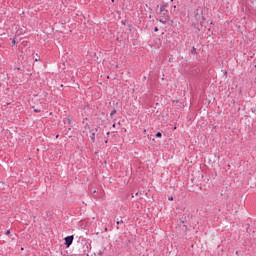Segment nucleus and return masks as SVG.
Listing matches in <instances>:
<instances>
[{
  "label": "nucleus",
  "instance_id": "1",
  "mask_svg": "<svg viewBox=\"0 0 256 256\" xmlns=\"http://www.w3.org/2000/svg\"><path fill=\"white\" fill-rule=\"evenodd\" d=\"M71 243H73V236H67L65 238V245H67V247H71Z\"/></svg>",
  "mask_w": 256,
  "mask_h": 256
},
{
  "label": "nucleus",
  "instance_id": "2",
  "mask_svg": "<svg viewBox=\"0 0 256 256\" xmlns=\"http://www.w3.org/2000/svg\"><path fill=\"white\" fill-rule=\"evenodd\" d=\"M156 137L161 138V137H163V134H161V132H157V133H156Z\"/></svg>",
  "mask_w": 256,
  "mask_h": 256
},
{
  "label": "nucleus",
  "instance_id": "3",
  "mask_svg": "<svg viewBox=\"0 0 256 256\" xmlns=\"http://www.w3.org/2000/svg\"><path fill=\"white\" fill-rule=\"evenodd\" d=\"M91 140L95 143V133H92Z\"/></svg>",
  "mask_w": 256,
  "mask_h": 256
},
{
  "label": "nucleus",
  "instance_id": "4",
  "mask_svg": "<svg viewBox=\"0 0 256 256\" xmlns=\"http://www.w3.org/2000/svg\"><path fill=\"white\" fill-rule=\"evenodd\" d=\"M116 113H117V110H113V111L110 113L111 117H113V115H115Z\"/></svg>",
  "mask_w": 256,
  "mask_h": 256
},
{
  "label": "nucleus",
  "instance_id": "5",
  "mask_svg": "<svg viewBox=\"0 0 256 256\" xmlns=\"http://www.w3.org/2000/svg\"><path fill=\"white\" fill-rule=\"evenodd\" d=\"M160 11L163 13V11H165V7L161 6Z\"/></svg>",
  "mask_w": 256,
  "mask_h": 256
},
{
  "label": "nucleus",
  "instance_id": "6",
  "mask_svg": "<svg viewBox=\"0 0 256 256\" xmlns=\"http://www.w3.org/2000/svg\"><path fill=\"white\" fill-rule=\"evenodd\" d=\"M6 235H11V231H10V230H7V231H6Z\"/></svg>",
  "mask_w": 256,
  "mask_h": 256
},
{
  "label": "nucleus",
  "instance_id": "7",
  "mask_svg": "<svg viewBox=\"0 0 256 256\" xmlns=\"http://www.w3.org/2000/svg\"><path fill=\"white\" fill-rule=\"evenodd\" d=\"M154 31H155V33H157V31H159V28L155 27Z\"/></svg>",
  "mask_w": 256,
  "mask_h": 256
},
{
  "label": "nucleus",
  "instance_id": "8",
  "mask_svg": "<svg viewBox=\"0 0 256 256\" xmlns=\"http://www.w3.org/2000/svg\"><path fill=\"white\" fill-rule=\"evenodd\" d=\"M34 111H35V113H41V110L35 109Z\"/></svg>",
  "mask_w": 256,
  "mask_h": 256
},
{
  "label": "nucleus",
  "instance_id": "9",
  "mask_svg": "<svg viewBox=\"0 0 256 256\" xmlns=\"http://www.w3.org/2000/svg\"><path fill=\"white\" fill-rule=\"evenodd\" d=\"M160 23H164L165 24V23H167V21L166 20L165 21L164 20H160Z\"/></svg>",
  "mask_w": 256,
  "mask_h": 256
},
{
  "label": "nucleus",
  "instance_id": "10",
  "mask_svg": "<svg viewBox=\"0 0 256 256\" xmlns=\"http://www.w3.org/2000/svg\"><path fill=\"white\" fill-rule=\"evenodd\" d=\"M168 199L169 201H173V196H170Z\"/></svg>",
  "mask_w": 256,
  "mask_h": 256
},
{
  "label": "nucleus",
  "instance_id": "11",
  "mask_svg": "<svg viewBox=\"0 0 256 256\" xmlns=\"http://www.w3.org/2000/svg\"><path fill=\"white\" fill-rule=\"evenodd\" d=\"M17 42L15 40L12 41V45H15Z\"/></svg>",
  "mask_w": 256,
  "mask_h": 256
}]
</instances>
